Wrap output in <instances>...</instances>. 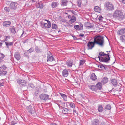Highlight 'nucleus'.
I'll use <instances>...</instances> for the list:
<instances>
[{
  "instance_id": "f257e3e1",
  "label": "nucleus",
  "mask_w": 125,
  "mask_h": 125,
  "mask_svg": "<svg viewBox=\"0 0 125 125\" xmlns=\"http://www.w3.org/2000/svg\"><path fill=\"white\" fill-rule=\"evenodd\" d=\"M100 56H98L97 58H98L99 61L102 62L108 63L110 60L109 53L105 54L104 52H101L99 54Z\"/></svg>"
},
{
  "instance_id": "f03ea898",
  "label": "nucleus",
  "mask_w": 125,
  "mask_h": 125,
  "mask_svg": "<svg viewBox=\"0 0 125 125\" xmlns=\"http://www.w3.org/2000/svg\"><path fill=\"white\" fill-rule=\"evenodd\" d=\"M114 18H116L119 20H121L125 18V15L120 10H116L113 14Z\"/></svg>"
},
{
  "instance_id": "7ed1b4c3",
  "label": "nucleus",
  "mask_w": 125,
  "mask_h": 125,
  "mask_svg": "<svg viewBox=\"0 0 125 125\" xmlns=\"http://www.w3.org/2000/svg\"><path fill=\"white\" fill-rule=\"evenodd\" d=\"M94 42L95 44L102 46L104 44V37L100 35H95L94 37Z\"/></svg>"
},
{
  "instance_id": "20e7f679",
  "label": "nucleus",
  "mask_w": 125,
  "mask_h": 125,
  "mask_svg": "<svg viewBox=\"0 0 125 125\" xmlns=\"http://www.w3.org/2000/svg\"><path fill=\"white\" fill-rule=\"evenodd\" d=\"M40 100L42 101H46L50 99L49 96L47 94H42L39 95Z\"/></svg>"
},
{
  "instance_id": "39448f33",
  "label": "nucleus",
  "mask_w": 125,
  "mask_h": 125,
  "mask_svg": "<svg viewBox=\"0 0 125 125\" xmlns=\"http://www.w3.org/2000/svg\"><path fill=\"white\" fill-rule=\"evenodd\" d=\"M105 5L106 9L108 11H111L114 10V6L111 3L107 2Z\"/></svg>"
},
{
  "instance_id": "423d86ee",
  "label": "nucleus",
  "mask_w": 125,
  "mask_h": 125,
  "mask_svg": "<svg viewBox=\"0 0 125 125\" xmlns=\"http://www.w3.org/2000/svg\"><path fill=\"white\" fill-rule=\"evenodd\" d=\"M26 110L28 113H30L32 115L35 114L36 113L35 108L34 107L31 105L27 106Z\"/></svg>"
},
{
  "instance_id": "0eeeda50",
  "label": "nucleus",
  "mask_w": 125,
  "mask_h": 125,
  "mask_svg": "<svg viewBox=\"0 0 125 125\" xmlns=\"http://www.w3.org/2000/svg\"><path fill=\"white\" fill-rule=\"evenodd\" d=\"M17 81L18 83L20 86H25L27 83V82L26 81L20 79H17Z\"/></svg>"
},
{
  "instance_id": "6e6552de",
  "label": "nucleus",
  "mask_w": 125,
  "mask_h": 125,
  "mask_svg": "<svg viewBox=\"0 0 125 125\" xmlns=\"http://www.w3.org/2000/svg\"><path fill=\"white\" fill-rule=\"evenodd\" d=\"M47 61H52L54 60V59L52 56V53L50 52L49 51L47 52Z\"/></svg>"
},
{
  "instance_id": "1a4fd4ad",
  "label": "nucleus",
  "mask_w": 125,
  "mask_h": 125,
  "mask_svg": "<svg viewBox=\"0 0 125 125\" xmlns=\"http://www.w3.org/2000/svg\"><path fill=\"white\" fill-rule=\"evenodd\" d=\"M95 44L94 41L93 42L89 41L88 42L87 45V46L88 47V49H92L94 46Z\"/></svg>"
},
{
  "instance_id": "9d476101",
  "label": "nucleus",
  "mask_w": 125,
  "mask_h": 125,
  "mask_svg": "<svg viewBox=\"0 0 125 125\" xmlns=\"http://www.w3.org/2000/svg\"><path fill=\"white\" fill-rule=\"evenodd\" d=\"M17 5V4L16 2H12L10 4V8L12 10H14L16 9Z\"/></svg>"
},
{
  "instance_id": "9b49d317",
  "label": "nucleus",
  "mask_w": 125,
  "mask_h": 125,
  "mask_svg": "<svg viewBox=\"0 0 125 125\" xmlns=\"http://www.w3.org/2000/svg\"><path fill=\"white\" fill-rule=\"evenodd\" d=\"M11 24V22L10 21H5L3 22L2 24L3 26L6 27L10 26Z\"/></svg>"
},
{
  "instance_id": "f8f14e48",
  "label": "nucleus",
  "mask_w": 125,
  "mask_h": 125,
  "mask_svg": "<svg viewBox=\"0 0 125 125\" xmlns=\"http://www.w3.org/2000/svg\"><path fill=\"white\" fill-rule=\"evenodd\" d=\"M117 33L119 35L125 34V28H122L118 30Z\"/></svg>"
},
{
  "instance_id": "ddd939ff",
  "label": "nucleus",
  "mask_w": 125,
  "mask_h": 125,
  "mask_svg": "<svg viewBox=\"0 0 125 125\" xmlns=\"http://www.w3.org/2000/svg\"><path fill=\"white\" fill-rule=\"evenodd\" d=\"M15 27L13 26H10L9 28V30L13 34H15L16 33Z\"/></svg>"
},
{
  "instance_id": "4468645a",
  "label": "nucleus",
  "mask_w": 125,
  "mask_h": 125,
  "mask_svg": "<svg viewBox=\"0 0 125 125\" xmlns=\"http://www.w3.org/2000/svg\"><path fill=\"white\" fill-rule=\"evenodd\" d=\"M88 88L92 91H96V89L94 85H88Z\"/></svg>"
},
{
  "instance_id": "2eb2a0df",
  "label": "nucleus",
  "mask_w": 125,
  "mask_h": 125,
  "mask_svg": "<svg viewBox=\"0 0 125 125\" xmlns=\"http://www.w3.org/2000/svg\"><path fill=\"white\" fill-rule=\"evenodd\" d=\"M74 28L77 30H81L83 29V25L82 24H80L79 25H75Z\"/></svg>"
},
{
  "instance_id": "dca6fc26",
  "label": "nucleus",
  "mask_w": 125,
  "mask_h": 125,
  "mask_svg": "<svg viewBox=\"0 0 125 125\" xmlns=\"http://www.w3.org/2000/svg\"><path fill=\"white\" fill-rule=\"evenodd\" d=\"M62 112L64 114H68L70 113L69 112H71V111L69 110L67 108L64 107L62 108Z\"/></svg>"
},
{
  "instance_id": "f3484780",
  "label": "nucleus",
  "mask_w": 125,
  "mask_h": 125,
  "mask_svg": "<svg viewBox=\"0 0 125 125\" xmlns=\"http://www.w3.org/2000/svg\"><path fill=\"white\" fill-rule=\"evenodd\" d=\"M95 86L96 89V91L97 90H100L102 88V84L100 82H98Z\"/></svg>"
},
{
  "instance_id": "a211bd4d",
  "label": "nucleus",
  "mask_w": 125,
  "mask_h": 125,
  "mask_svg": "<svg viewBox=\"0 0 125 125\" xmlns=\"http://www.w3.org/2000/svg\"><path fill=\"white\" fill-rule=\"evenodd\" d=\"M47 23H45L44 24V28H49L51 27V24L49 21H48Z\"/></svg>"
},
{
  "instance_id": "6ab92c4d",
  "label": "nucleus",
  "mask_w": 125,
  "mask_h": 125,
  "mask_svg": "<svg viewBox=\"0 0 125 125\" xmlns=\"http://www.w3.org/2000/svg\"><path fill=\"white\" fill-rule=\"evenodd\" d=\"M68 75V72L67 70L66 69L64 70L62 72V75L64 77H67Z\"/></svg>"
},
{
  "instance_id": "aec40b11",
  "label": "nucleus",
  "mask_w": 125,
  "mask_h": 125,
  "mask_svg": "<svg viewBox=\"0 0 125 125\" xmlns=\"http://www.w3.org/2000/svg\"><path fill=\"white\" fill-rule=\"evenodd\" d=\"M112 84L115 87L117 86L118 84L117 80L115 79H112L111 80Z\"/></svg>"
},
{
  "instance_id": "412c9836",
  "label": "nucleus",
  "mask_w": 125,
  "mask_h": 125,
  "mask_svg": "<svg viewBox=\"0 0 125 125\" xmlns=\"http://www.w3.org/2000/svg\"><path fill=\"white\" fill-rule=\"evenodd\" d=\"M76 20V18L75 16L73 15L72 16V17L69 20V22L71 24H72L75 22Z\"/></svg>"
},
{
  "instance_id": "4be33fe9",
  "label": "nucleus",
  "mask_w": 125,
  "mask_h": 125,
  "mask_svg": "<svg viewBox=\"0 0 125 125\" xmlns=\"http://www.w3.org/2000/svg\"><path fill=\"white\" fill-rule=\"evenodd\" d=\"M35 50L36 52L38 53H40L43 52L42 49L37 46L35 47Z\"/></svg>"
},
{
  "instance_id": "5701e85b",
  "label": "nucleus",
  "mask_w": 125,
  "mask_h": 125,
  "mask_svg": "<svg viewBox=\"0 0 125 125\" xmlns=\"http://www.w3.org/2000/svg\"><path fill=\"white\" fill-rule=\"evenodd\" d=\"M59 3L57 2H53L51 4L52 7L53 8H55L57 7Z\"/></svg>"
},
{
  "instance_id": "b1692460",
  "label": "nucleus",
  "mask_w": 125,
  "mask_h": 125,
  "mask_svg": "<svg viewBox=\"0 0 125 125\" xmlns=\"http://www.w3.org/2000/svg\"><path fill=\"white\" fill-rule=\"evenodd\" d=\"M91 79L93 81H95L97 79V77L94 73H92L90 76Z\"/></svg>"
},
{
  "instance_id": "393cba45",
  "label": "nucleus",
  "mask_w": 125,
  "mask_h": 125,
  "mask_svg": "<svg viewBox=\"0 0 125 125\" xmlns=\"http://www.w3.org/2000/svg\"><path fill=\"white\" fill-rule=\"evenodd\" d=\"M14 57L17 60H19L21 57L20 54L19 52H16L14 54Z\"/></svg>"
},
{
  "instance_id": "a878e982",
  "label": "nucleus",
  "mask_w": 125,
  "mask_h": 125,
  "mask_svg": "<svg viewBox=\"0 0 125 125\" xmlns=\"http://www.w3.org/2000/svg\"><path fill=\"white\" fill-rule=\"evenodd\" d=\"M99 120L97 119H94L93 121V123L91 125H99Z\"/></svg>"
},
{
  "instance_id": "bb28decb",
  "label": "nucleus",
  "mask_w": 125,
  "mask_h": 125,
  "mask_svg": "<svg viewBox=\"0 0 125 125\" xmlns=\"http://www.w3.org/2000/svg\"><path fill=\"white\" fill-rule=\"evenodd\" d=\"M5 43L7 48H8L9 46H10L13 44V42H10L9 41H6L5 42Z\"/></svg>"
},
{
  "instance_id": "cd10ccee",
  "label": "nucleus",
  "mask_w": 125,
  "mask_h": 125,
  "mask_svg": "<svg viewBox=\"0 0 125 125\" xmlns=\"http://www.w3.org/2000/svg\"><path fill=\"white\" fill-rule=\"evenodd\" d=\"M66 64L68 66L71 67L73 65V62L71 61H66Z\"/></svg>"
},
{
  "instance_id": "c85d7f7f",
  "label": "nucleus",
  "mask_w": 125,
  "mask_h": 125,
  "mask_svg": "<svg viewBox=\"0 0 125 125\" xmlns=\"http://www.w3.org/2000/svg\"><path fill=\"white\" fill-rule=\"evenodd\" d=\"M104 108L102 105H99L98 106V110L99 112H102Z\"/></svg>"
},
{
  "instance_id": "c756f323",
  "label": "nucleus",
  "mask_w": 125,
  "mask_h": 125,
  "mask_svg": "<svg viewBox=\"0 0 125 125\" xmlns=\"http://www.w3.org/2000/svg\"><path fill=\"white\" fill-rule=\"evenodd\" d=\"M108 81V78L106 77H104L102 81V82L104 84L106 83Z\"/></svg>"
},
{
  "instance_id": "7c9ffc66",
  "label": "nucleus",
  "mask_w": 125,
  "mask_h": 125,
  "mask_svg": "<svg viewBox=\"0 0 125 125\" xmlns=\"http://www.w3.org/2000/svg\"><path fill=\"white\" fill-rule=\"evenodd\" d=\"M68 1L67 0H62V6H66L67 5Z\"/></svg>"
},
{
  "instance_id": "2f4dec72",
  "label": "nucleus",
  "mask_w": 125,
  "mask_h": 125,
  "mask_svg": "<svg viewBox=\"0 0 125 125\" xmlns=\"http://www.w3.org/2000/svg\"><path fill=\"white\" fill-rule=\"evenodd\" d=\"M7 68V67L4 65H0V70L5 71Z\"/></svg>"
},
{
  "instance_id": "473e14b6",
  "label": "nucleus",
  "mask_w": 125,
  "mask_h": 125,
  "mask_svg": "<svg viewBox=\"0 0 125 125\" xmlns=\"http://www.w3.org/2000/svg\"><path fill=\"white\" fill-rule=\"evenodd\" d=\"M94 9V11L96 12H100L101 11L100 8L98 6L95 7Z\"/></svg>"
},
{
  "instance_id": "72a5a7b5",
  "label": "nucleus",
  "mask_w": 125,
  "mask_h": 125,
  "mask_svg": "<svg viewBox=\"0 0 125 125\" xmlns=\"http://www.w3.org/2000/svg\"><path fill=\"white\" fill-rule=\"evenodd\" d=\"M7 73L6 71L0 70V76H4L7 74Z\"/></svg>"
},
{
  "instance_id": "f704fd0d",
  "label": "nucleus",
  "mask_w": 125,
  "mask_h": 125,
  "mask_svg": "<svg viewBox=\"0 0 125 125\" xmlns=\"http://www.w3.org/2000/svg\"><path fill=\"white\" fill-rule=\"evenodd\" d=\"M60 94L65 101L67 100V96L65 94L60 93Z\"/></svg>"
},
{
  "instance_id": "c9c22d12",
  "label": "nucleus",
  "mask_w": 125,
  "mask_h": 125,
  "mask_svg": "<svg viewBox=\"0 0 125 125\" xmlns=\"http://www.w3.org/2000/svg\"><path fill=\"white\" fill-rule=\"evenodd\" d=\"M37 3L38 4L39 6V7L41 9L43 8V5L42 3L41 2H37Z\"/></svg>"
},
{
  "instance_id": "e433bc0d",
  "label": "nucleus",
  "mask_w": 125,
  "mask_h": 125,
  "mask_svg": "<svg viewBox=\"0 0 125 125\" xmlns=\"http://www.w3.org/2000/svg\"><path fill=\"white\" fill-rule=\"evenodd\" d=\"M69 104L70 106L73 108V109L75 108V105L72 102L70 103H69Z\"/></svg>"
},
{
  "instance_id": "4c0bfd02",
  "label": "nucleus",
  "mask_w": 125,
  "mask_h": 125,
  "mask_svg": "<svg viewBox=\"0 0 125 125\" xmlns=\"http://www.w3.org/2000/svg\"><path fill=\"white\" fill-rule=\"evenodd\" d=\"M105 108L106 110H110L111 109V105L109 104H108L106 105Z\"/></svg>"
},
{
  "instance_id": "58836bf2",
  "label": "nucleus",
  "mask_w": 125,
  "mask_h": 125,
  "mask_svg": "<svg viewBox=\"0 0 125 125\" xmlns=\"http://www.w3.org/2000/svg\"><path fill=\"white\" fill-rule=\"evenodd\" d=\"M120 39L122 42H125V36L122 35L120 37Z\"/></svg>"
},
{
  "instance_id": "ea45409f",
  "label": "nucleus",
  "mask_w": 125,
  "mask_h": 125,
  "mask_svg": "<svg viewBox=\"0 0 125 125\" xmlns=\"http://www.w3.org/2000/svg\"><path fill=\"white\" fill-rule=\"evenodd\" d=\"M85 61L84 60H82L80 61L79 65L81 66L83 65L85 63Z\"/></svg>"
},
{
  "instance_id": "a19ab883",
  "label": "nucleus",
  "mask_w": 125,
  "mask_h": 125,
  "mask_svg": "<svg viewBox=\"0 0 125 125\" xmlns=\"http://www.w3.org/2000/svg\"><path fill=\"white\" fill-rule=\"evenodd\" d=\"M87 2V0H82L81 1V4L83 5H86Z\"/></svg>"
},
{
  "instance_id": "79ce46f5",
  "label": "nucleus",
  "mask_w": 125,
  "mask_h": 125,
  "mask_svg": "<svg viewBox=\"0 0 125 125\" xmlns=\"http://www.w3.org/2000/svg\"><path fill=\"white\" fill-rule=\"evenodd\" d=\"M34 50V49L32 47H31L27 51L29 53H31Z\"/></svg>"
},
{
  "instance_id": "37998d69",
  "label": "nucleus",
  "mask_w": 125,
  "mask_h": 125,
  "mask_svg": "<svg viewBox=\"0 0 125 125\" xmlns=\"http://www.w3.org/2000/svg\"><path fill=\"white\" fill-rule=\"evenodd\" d=\"M98 68L101 69H99L100 70H101L103 69H105V67L104 66V65L103 64L99 65L98 66Z\"/></svg>"
},
{
  "instance_id": "c03bdc74",
  "label": "nucleus",
  "mask_w": 125,
  "mask_h": 125,
  "mask_svg": "<svg viewBox=\"0 0 125 125\" xmlns=\"http://www.w3.org/2000/svg\"><path fill=\"white\" fill-rule=\"evenodd\" d=\"M4 10L5 11L8 13L10 11V9L9 7H5Z\"/></svg>"
},
{
  "instance_id": "a18cd8bd",
  "label": "nucleus",
  "mask_w": 125,
  "mask_h": 125,
  "mask_svg": "<svg viewBox=\"0 0 125 125\" xmlns=\"http://www.w3.org/2000/svg\"><path fill=\"white\" fill-rule=\"evenodd\" d=\"M52 28L53 29H56L57 28V26L56 24H53L52 25Z\"/></svg>"
},
{
  "instance_id": "49530a36",
  "label": "nucleus",
  "mask_w": 125,
  "mask_h": 125,
  "mask_svg": "<svg viewBox=\"0 0 125 125\" xmlns=\"http://www.w3.org/2000/svg\"><path fill=\"white\" fill-rule=\"evenodd\" d=\"M39 91L38 90V89H37V90L35 92L34 94L35 96H38L39 94Z\"/></svg>"
},
{
  "instance_id": "de8ad7c7",
  "label": "nucleus",
  "mask_w": 125,
  "mask_h": 125,
  "mask_svg": "<svg viewBox=\"0 0 125 125\" xmlns=\"http://www.w3.org/2000/svg\"><path fill=\"white\" fill-rule=\"evenodd\" d=\"M24 55L26 57H28L29 56V53L27 51H25L24 52Z\"/></svg>"
},
{
  "instance_id": "09e8293b",
  "label": "nucleus",
  "mask_w": 125,
  "mask_h": 125,
  "mask_svg": "<svg viewBox=\"0 0 125 125\" xmlns=\"http://www.w3.org/2000/svg\"><path fill=\"white\" fill-rule=\"evenodd\" d=\"M28 86L29 87H31L32 88H33L35 87L34 85L31 83H29L28 84Z\"/></svg>"
},
{
  "instance_id": "8fccbe9b",
  "label": "nucleus",
  "mask_w": 125,
  "mask_h": 125,
  "mask_svg": "<svg viewBox=\"0 0 125 125\" xmlns=\"http://www.w3.org/2000/svg\"><path fill=\"white\" fill-rule=\"evenodd\" d=\"M5 57L4 55L2 53H0V60L3 59Z\"/></svg>"
},
{
  "instance_id": "3c124183",
  "label": "nucleus",
  "mask_w": 125,
  "mask_h": 125,
  "mask_svg": "<svg viewBox=\"0 0 125 125\" xmlns=\"http://www.w3.org/2000/svg\"><path fill=\"white\" fill-rule=\"evenodd\" d=\"M5 38L2 41L5 42L6 41L8 40V39H10V36H6L5 37Z\"/></svg>"
},
{
  "instance_id": "603ef678",
  "label": "nucleus",
  "mask_w": 125,
  "mask_h": 125,
  "mask_svg": "<svg viewBox=\"0 0 125 125\" xmlns=\"http://www.w3.org/2000/svg\"><path fill=\"white\" fill-rule=\"evenodd\" d=\"M81 0H79L77 1V5L79 7L81 6Z\"/></svg>"
},
{
  "instance_id": "864d4df0",
  "label": "nucleus",
  "mask_w": 125,
  "mask_h": 125,
  "mask_svg": "<svg viewBox=\"0 0 125 125\" xmlns=\"http://www.w3.org/2000/svg\"><path fill=\"white\" fill-rule=\"evenodd\" d=\"M45 23H44L42 22H41V27L43 28H44V24H45Z\"/></svg>"
},
{
  "instance_id": "5fc2aeb1",
  "label": "nucleus",
  "mask_w": 125,
  "mask_h": 125,
  "mask_svg": "<svg viewBox=\"0 0 125 125\" xmlns=\"http://www.w3.org/2000/svg\"><path fill=\"white\" fill-rule=\"evenodd\" d=\"M69 11H70L74 15H75L76 14L75 12L73 11V10H68Z\"/></svg>"
},
{
  "instance_id": "6e6d98bb",
  "label": "nucleus",
  "mask_w": 125,
  "mask_h": 125,
  "mask_svg": "<svg viewBox=\"0 0 125 125\" xmlns=\"http://www.w3.org/2000/svg\"><path fill=\"white\" fill-rule=\"evenodd\" d=\"M94 26L93 25H91L90 26H87L86 27L88 28V29L92 28Z\"/></svg>"
},
{
  "instance_id": "4d7b16f0",
  "label": "nucleus",
  "mask_w": 125,
  "mask_h": 125,
  "mask_svg": "<svg viewBox=\"0 0 125 125\" xmlns=\"http://www.w3.org/2000/svg\"><path fill=\"white\" fill-rule=\"evenodd\" d=\"M103 18H104L101 16H100L99 17L98 19L100 21L102 20Z\"/></svg>"
},
{
  "instance_id": "13d9d810",
  "label": "nucleus",
  "mask_w": 125,
  "mask_h": 125,
  "mask_svg": "<svg viewBox=\"0 0 125 125\" xmlns=\"http://www.w3.org/2000/svg\"><path fill=\"white\" fill-rule=\"evenodd\" d=\"M28 41V39H26L25 40L22 41V42L23 43H27Z\"/></svg>"
},
{
  "instance_id": "bf43d9fd",
  "label": "nucleus",
  "mask_w": 125,
  "mask_h": 125,
  "mask_svg": "<svg viewBox=\"0 0 125 125\" xmlns=\"http://www.w3.org/2000/svg\"><path fill=\"white\" fill-rule=\"evenodd\" d=\"M120 1L123 3L125 4V0H120Z\"/></svg>"
},
{
  "instance_id": "052dcab7",
  "label": "nucleus",
  "mask_w": 125,
  "mask_h": 125,
  "mask_svg": "<svg viewBox=\"0 0 125 125\" xmlns=\"http://www.w3.org/2000/svg\"><path fill=\"white\" fill-rule=\"evenodd\" d=\"M24 31H23V32H22V34L21 35V36L20 37V38H21V37H23V34H24Z\"/></svg>"
},
{
  "instance_id": "680f3d73",
  "label": "nucleus",
  "mask_w": 125,
  "mask_h": 125,
  "mask_svg": "<svg viewBox=\"0 0 125 125\" xmlns=\"http://www.w3.org/2000/svg\"><path fill=\"white\" fill-rule=\"evenodd\" d=\"M73 111L74 113H76L77 114H78L77 112L74 109V108L73 109Z\"/></svg>"
},
{
  "instance_id": "e2e57ef3",
  "label": "nucleus",
  "mask_w": 125,
  "mask_h": 125,
  "mask_svg": "<svg viewBox=\"0 0 125 125\" xmlns=\"http://www.w3.org/2000/svg\"><path fill=\"white\" fill-rule=\"evenodd\" d=\"M50 125H57V124L54 123H51L50 124Z\"/></svg>"
},
{
  "instance_id": "0e129e2a",
  "label": "nucleus",
  "mask_w": 125,
  "mask_h": 125,
  "mask_svg": "<svg viewBox=\"0 0 125 125\" xmlns=\"http://www.w3.org/2000/svg\"><path fill=\"white\" fill-rule=\"evenodd\" d=\"M4 85V83L3 82L0 83V86L1 87L2 86H3Z\"/></svg>"
},
{
  "instance_id": "69168bd1",
  "label": "nucleus",
  "mask_w": 125,
  "mask_h": 125,
  "mask_svg": "<svg viewBox=\"0 0 125 125\" xmlns=\"http://www.w3.org/2000/svg\"><path fill=\"white\" fill-rule=\"evenodd\" d=\"M79 35L80 37H83L84 36V34H80Z\"/></svg>"
},
{
  "instance_id": "338daca9",
  "label": "nucleus",
  "mask_w": 125,
  "mask_h": 125,
  "mask_svg": "<svg viewBox=\"0 0 125 125\" xmlns=\"http://www.w3.org/2000/svg\"><path fill=\"white\" fill-rule=\"evenodd\" d=\"M61 21L62 22H65V20L64 19H61Z\"/></svg>"
},
{
  "instance_id": "774afa93",
  "label": "nucleus",
  "mask_w": 125,
  "mask_h": 125,
  "mask_svg": "<svg viewBox=\"0 0 125 125\" xmlns=\"http://www.w3.org/2000/svg\"><path fill=\"white\" fill-rule=\"evenodd\" d=\"M102 125H104L105 124V123L104 122H102L101 123Z\"/></svg>"
}]
</instances>
